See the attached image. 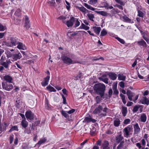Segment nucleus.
Instances as JSON below:
<instances>
[{
  "label": "nucleus",
  "mask_w": 149,
  "mask_h": 149,
  "mask_svg": "<svg viewBox=\"0 0 149 149\" xmlns=\"http://www.w3.org/2000/svg\"><path fill=\"white\" fill-rule=\"evenodd\" d=\"M61 113L62 115L65 118H67L68 117V115L65 111L62 110L61 112Z\"/></svg>",
  "instance_id": "09e8293b"
},
{
  "label": "nucleus",
  "mask_w": 149,
  "mask_h": 149,
  "mask_svg": "<svg viewBox=\"0 0 149 149\" xmlns=\"http://www.w3.org/2000/svg\"><path fill=\"white\" fill-rule=\"evenodd\" d=\"M108 75L110 79L113 80H116L117 77V74L112 72H110L108 73Z\"/></svg>",
  "instance_id": "aec40b11"
},
{
  "label": "nucleus",
  "mask_w": 149,
  "mask_h": 149,
  "mask_svg": "<svg viewBox=\"0 0 149 149\" xmlns=\"http://www.w3.org/2000/svg\"><path fill=\"white\" fill-rule=\"evenodd\" d=\"M120 124V121L119 119L116 118L113 121L114 125L116 127H118Z\"/></svg>",
  "instance_id": "c85d7f7f"
},
{
  "label": "nucleus",
  "mask_w": 149,
  "mask_h": 149,
  "mask_svg": "<svg viewBox=\"0 0 149 149\" xmlns=\"http://www.w3.org/2000/svg\"><path fill=\"white\" fill-rule=\"evenodd\" d=\"M116 2L121 5H124V3L122 0H115Z\"/></svg>",
  "instance_id": "680f3d73"
},
{
  "label": "nucleus",
  "mask_w": 149,
  "mask_h": 149,
  "mask_svg": "<svg viewBox=\"0 0 149 149\" xmlns=\"http://www.w3.org/2000/svg\"><path fill=\"white\" fill-rule=\"evenodd\" d=\"M147 118L146 114L143 113L141 115L140 120L141 122L144 123L146 122L147 120Z\"/></svg>",
  "instance_id": "f3484780"
},
{
  "label": "nucleus",
  "mask_w": 149,
  "mask_h": 149,
  "mask_svg": "<svg viewBox=\"0 0 149 149\" xmlns=\"http://www.w3.org/2000/svg\"><path fill=\"white\" fill-rule=\"evenodd\" d=\"M109 146V142L107 141L104 140L102 144L101 148L102 149H110Z\"/></svg>",
  "instance_id": "9b49d317"
},
{
  "label": "nucleus",
  "mask_w": 149,
  "mask_h": 149,
  "mask_svg": "<svg viewBox=\"0 0 149 149\" xmlns=\"http://www.w3.org/2000/svg\"><path fill=\"white\" fill-rule=\"evenodd\" d=\"M17 45V48L19 49L25 50L26 49V47L25 45L21 42H18Z\"/></svg>",
  "instance_id": "a211bd4d"
},
{
  "label": "nucleus",
  "mask_w": 149,
  "mask_h": 149,
  "mask_svg": "<svg viewBox=\"0 0 149 149\" xmlns=\"http://www.w3.org/2000/svg\"><path fill=\"white\" fill-rule=\"evenodd\" d=\"M11 56V61H13L19 59L22 57L21 54L20 52H19L18 54H13Z\"/></svg>",
  "instance_id": "0eeeda50"
},
{
  "label": "nucleus",
  "mask_w": 149,
  "mask_h": 149,
  "mask_svg": "<svg viewBox=\"0 0 149 149\" xmlns=\"http://www.w3.org/2000/svg\"><path fill=\"white\" fill-rule=\"evenodd\" d=\"M47 139L45 138H41L38 142L37 143L36 145H39V146H40L41 145L44 143L46 141Z\"/></svg>",
  "instance_id": "cd10ccee"
},
{
  "label": "nucleus",
  "mask_w": 149,
  "mask_h": 149,
  "mask_svg": "<svg viewBox=\"0 0 149 149\" xmlns=\"http://www.w3.org/2000/svg\"><path fill=\"white\" fill-rule=\"evenodd\" d=\"M47 89L51 92L56 91V90L53 87L50 86H48L47 87Z\"/></svg>",
  "instance_id": "e433bc0d"
},
{
  "label": "nucleus",
  "mask_w": 149,
  "mask_h": 149,
  "mask_svg": "<svg viewBox=\"0 0 149 149\" xmlns=\"http://www.w3.org/2000/svg\"><path fill=\"white\" fill-rule=\"evenodd\" d=\"M11 83L2 82L1 85L3 88L8 91L11 90L13 88V85Z\"/></svg>",
  "instance_id": "20e7f679"
},
{
  "label": "nucleus",
  "mask_w": 149,
  "mask_h": 149,
  "mask_svg": "<svg viewBox=\"0 0 149 149\" xmlns=\"http://www.w3.org/2000/svg\"><path fill=\"white\" fill-rule=\"evenodd\" d=\"M96 129L94 127L93 128V130H91L90 131V134L91 135L94 136L95 134Z\"/></svg>",
  "instance_id": "de8ad7c7"
},
{
  "label": "nucleus",
  "mask_w": 149,
  "mask_h": 149,
  "mask_svg": "<svg viewBox=\"0 0 149 149\" xmlns=\"http://www.w3.org/2000/svg\"><path fill=\"white\" fill-rule=\"evenodd\" d=\"M78 8L79 10L81 11L84 14L89 12V11L87 9L82 6L81 7H78Z\"/></svg>",
  "instance_id": "393cba45"
},
{
  "label": "nucleus",
  "mask_w": 149,
  "mask_h": 149,
  "mask_svg": "<svg viewBox=\"0 0 149 149\" xmlns=\"http://www.w3.org/2000/svg\"><path fill=\"white\" fill-rule=\"evenodd\" d=\"M107 74H104L102 75L100 77L99 79V80L102 81H103L104 83L106 84L108 83V80H109L108 78L107 77Z\"/></svg>",
  "instance_id": "1a4fd4ad"
},
{
  "label": "nucleus",
  "mask_w": 149,
  "mask_h": 149,
  "mask_svg": "<svg viewBox=\"0 0 149 149\" xmlns=\"http://www.w3.org/2000/svg\"><path fill=\"white\" fill-rule=\"evenodd\" d=\"M118 80H119L124 81L125 79L126 76L123 74H119L118 75Z\"/></svg>",
  "instance_id": "2f4dec72"
},
{
  "label": "nucleus",
  "mask_w": 149,
  "mask_h": 149,
  "mask_svg": "<svg viewBox=\"0 0 149 149\" xmlns=\"http://www.w3.org/2000/svg\"><path fill=\"white\" fill-rule=\"evenodd\" d=\"M134 95L135 94L132 93V94H130L129 96H128V99L130 100H133L132 97H134Z\"/></svg>",
  "instance_id": "8fccbe9b"
},
{
  "label": "nucleus",
  "mask_w": 149,
  "mask_h": 149,
  "mask_svg": "<svg viewBox=\"0 0 149 149\" xmlns=\"http://www.w3.org/2000/svg\"><path fill=\"white\" fill-rule=\"evenodd\" d=\"M25 24H27L30 23V21H29V19L27 16L25 15Z\"/></svg>",
  "instance_id": "69168bd1"
},
{
  "label": "nucleus",
  "mask_w": 149,
  "mask_h": 149,
  "mask_svg": "<svg viewBox=\"0 0 149 149\" xmlns=\"http://www.w3.org/2000/svg\"><path fill=\"white\" fill-rule=\"evenodd\" d=\"M65 3L67 4L66 6V8L68 10H69L70 8V4L69 2H68L66 0L65 1Z\"/></svg>",
  "instance_id": "bf43d9fd"
},
{
  "label": "nucleus",
  "mask_w": 149,
  "mask_h": 149,
  "mask_svg": "<svg viewBox=\"0 0 149 149\" xmlns=\"http://www.w3.org/2000/svg\"><path fill=\"white\" fill-rule=\"evenodd\" d=\"M6 29L7 28L5 26H3L0 23V31H3Z\"/></svg>",
  "instance_id": "ea45409f"
},
{
  "label": "nucleus",
  "mask_w": 149,
  "mask_h": 149,
  "mask_svg": "<svg viewBox=\"0 0 149 149\" xmlns=\"http://www.w3.org/2000/svg\"><path fill=\"white\" fill-rule=\"evenodd\" d=\"M97 1L98 0H90L89 3L91 5L95 4L97 2Z\"/></svg>",
  "instance_id": "a18cd8bd"
},
{
  "label": "nucleus",
  "mask_w": 149,
  "mask_h": 149,
  "mask_svg": "<svg viewBox=\"0 0 149 149\" xmlns=\"http://www.w3.org/2000/svg\"><path fill=\"white\" fill-rule=\"evenodd\" d=\"M115 141L116 143L118 144L124 141V137L122 136L121 132H119L118 134L116 135L115 139Z\"/></svg>",
  "instance_id": "39448f33"
},
{
  "label": "nucleus",
  "mask_w": 149,
  "mask_h": 149,
  "mask_svg": "<svg viewBox=\"0 0 149 149\" xmlns=\"http://www.w3.org/2000/svg\"><path fill=\"white\" fill-rule=\"evenodd\" d=\"M66 17L63 16H61L58 18V19L60 20H63V22L65 23V21L64 20L66 19Z\"/></svg>",
  "instance_id": "5fc2aeb1"
},
{
  "label": "nucleus",
  "mask_w": 149,
  "mask_h": 149,
  "mask_svg": "<svg viewBox=\"0 0 149 149\" xmlns=\"http://www.w3.org/2000/svg\"><path fill=\"white\" fill-rule=\"evenodd\" d=\"M20 101L19 100H16L15 102V106L18 108L20 107V105L19 104Z\"/></svg>",
  "instance_id": "4d7b16f0"
},
{
  "label": "nucleus",
  "mask_w": 149,
  "mask_h": 149,
  "mask_svg": "<svg viewBox=\"0 0 149 149\" xmlns=\"http://www.w3.org/2000/svg\"><path fill=\"white\" fill-rule=\"evenodd\" d=\"M102 4L103 6L102 7L105 8H108V7L109 6L108 4L106 2H103L102 3Z\"/></svg>",
  "instance_id": "13d9d810"
},
{
  "label": "nucleus",
  "mask_w": 149,
  "mask_h": 149,
  "mask_svg": "<svg viewBox=\"0 0 149 149\" xmlns=\"http://www.w3.org/2000/svg\"><path fill=\"white\" fill-rule=\"evenodd\" d=\"M140 103L143 104L148 105L149 104V100L146 97H143L140 100Z\"/></svg>",
  "instance_id": "f8f14e48"
},
{
  "label": "nucleus",
  "mask_w": 149,
  "mask_h": 149,
  "mask_svg": "<svg viewBox=\"0 0 149 149\" xmlns=\"http://www.w3.org/2000/svg\"><path fill=\"white\" fill-rule=\"evenodd\" d=\"M61 59L64 63L68 65L79 63L77 61H73L71 58L65 56H62L61 57Z\"/></svg>",
  "instance_id": "7ed1b4c3"
},
{
  "label": "nucleus",
  "mask_w": 149,
  "mask_h": 149,
  "mask_svg": "<svg viewBox=\"0 0 149 149\" xmlns=\"http://www.w3.org/2000/svg\"><path fill=\"white\" fill-rule=\"evenodd\" d=\"M10 40L12 46H15L18 42V38H16L11 37Z\"/></svg>",
  "instance_id": "ddd939ff"
},
{
  "label": "nucleus",
  "mask_w": 149,
  "mask_h": 149,
  "mask_svg": "<svg viewBox=\"0 0 149 149\" xmlns=\"http://www.w3.org/2000/svg\"><path fill=\"white\" fill-rule=\"evenodd\" d=\"M55 3L54 0H51L48 2V4L51 6H54Z\"/></svg>",
  "instance_id": "3c124183"
},
{
  "label": "nucleus",
  "mask_w": 149,
  "mask_h": 149,
  "mask_svg": "<svg viewBox=\"0 0 149 149\" xmlns=\"http://www.w3.org/2000/svg\"><path fill=\"white\" fill-rule=\"evenodd\" d=\"M4 79L6 81L5 82L12 83L13 80L12 77L10 76L7 75L4 77Z\"/></svg>",
  "instance_id": "dca6fc26"
},
{
  "label": "nucleus",
  "mask_w": 149,
  "mask_h": 149,
  "mask_svg": "<svg viewBox=\"0 0 149 149\" xmlns=\"http://www.w3.org/2000/svg\"><path fill=\"white\" fill-rule=\"evenodd\" d=\"M6 59V57L5 56L3 55L2 56L0 60V63L3 61H4Z\"/></svg>",
  "instance_id": "0e129e2a"
},
{
  "label": "nucleus",
  "mask_w": 149,
  "mask_h": 149,
  "mask_svg": "<svg viewBox=\"0 0 149 149\" xmlns=\"http://www.w3.org/2000/svg\"><path fill=\"white\" fill-rule=\"evenodd\" d=\"M120 96L121 97L123 102L124 104H125L126 103V101L125 100V95L121 93L120 94Z\"/></svg>",
  "instance_id": "c9c22d12"
},
{
  "label": "nucleus",
  "mask_w": 149,
  "mask_h": 149,
  "mask_svg": "<svg viewBox=\"0 0 149 149\" xmlns=\"http://www.w3.org/2000/svg\"><path fill=\"white\" fill-rule=\"evenodd\" d=\"M124 141H123L122 142H120L118 146L116 149H125L126 148L125 146Z\"/></svg>",
  "instance_id": "b1692460"
},
{
  "label": "nucleus",
  "mask_w": 149,
  "mask_h": 149,
  "mask_svg": "<svg viewBox=\"0 0 149 149\" xmlns=\"http://www.w3.org/2000/svg\"><path fill=\"white\" fill-rule=\"evenodd\" d=\"M137 43L140 46H142L145 48L147 47V45L146 42L142 39H141L140 41H138Z\"/></svg>",
  "instance_id": "5701e85b"
},
{
  "label": "nucleus",
  "mask_w": 149,
  "mask_h": 149,
  "mask_svg": "<svg viewBox=\"0 0 149 149\" xmlns=\"http://www.w3.org/2000/svg\"><path fill=\"white\" fill-rule=\"evenodd\" d=\"M100 96H97L96 97V101L97 104L99 103L101 100L105 98L104 94H98Z\"/></svg>",
  "instance_id": "4468645a"
},
{
  "label": "nucleus",
  "mask_w": 149,
  "mask_h": 149,
  "mask_svg": "<svg viewBox=\"0 0 149 149\" xmlns=\"http://www.w3.org/2000/svg\"><path fill=\"white\" fill-rule=\"evenodd\" d=\"M49 79V76H47L44 79V80L41 83L42 85L43 86H45L47 85L48 84Z\"/></svg>",
  "instance_id": "6ab92c4d"
},
{
  "label": "nucleus",
  "mask_w": 149,
  "mask_h": 149,
  "mask_svg": "<svg viewBox=\"0 0 149 149\" xmlns=\"http://www.w3.org/2000/svg\"><path fill=\"white\" fill-rule=\"evenodd\" d=\"M84 6L86 7L87 8L90 10H91L94 11L95 10V8L92 7V6H91L90 5H88L86 3H84Z\"/></svg>",
  "instance_id": "f704fd0d"
},
{
  "label": "nucleus",
  "mask_w": 149,
  "mask_h": 149,
  "mask_svg": "<svg viewBox=\"0 0 149 149\" xmlns=\"http://www.w3.org/2000/svg\"><path fill=\"white\" fill-rule=\"evenodd\" d=\"M95 12L98 14L104 16H107L109 14L107 12L104 11H95Z\"/></svg>",
  "instance_id": "7c9ffc66"
},
{
  "label": "nucleus",
  "mask_w": 149,
  "mask_h": 149,
  "mask_svg": "<svg viewBox=\"0 0 149 149\" xmlns=\"http://www.w3.org/2000/svg\"><path fill=\"white\" fill-rule=\"evenodd\" d=\"M127 113V108L123 106L122 107V113L124 116H126Z\"/></svg>",
  "instance_id": "c756f323"
},
{
  "label": "nucleus",
  "mask_w": 149,
  "mask_h": 149,
  "mask_svg": "<svg viewBox=\"0 0 149 149\" xmlns=\"http://www.w3.org/2000/svg\"><path fill=\"white\" fill-rule=\"evenodd\" d=\"M21 10L19 9H17L15 13L16 15L18 16H19L21 15Z\"/></svg>",
  "instance_id": "603ef678"
},
{
  "label": "nucleus",
  "mask_w": 149,
  "mask_h": 149,
  "mask_svg": "<svg viewBox=\"0 0 149 149\" xmlns=\"http://www.w3.org/2000/svg\"><path fill=\"white\" fill-rule=\"evenodd\" d=\"M123 18L124 20L126 22H130L131 21V19L126 16L123 17Z\"/></svg>",
  "instance_id": "37998d69"
},
{
  "label": "nucleus",
  "mask_w": 149,
  "mask_h": 149,
  "mask_svg": "<svg viewBox=\"0 0 149 149\" xmlns=\"http://www.w3.org/2000/svg\"><path fill=\"white\" fill-rule=\"evenodd\" d=\"M4 125H3V130H6V127L8 126L9 124L7 123L4 122L3 123Z\"/></svg>",
  "instance_id": "338daca9"
},
{
  "label": "nucleus",
  "mask_w": 149,
  "mask_h": 149,
  "mask_svg": "<svg viewBox=\"0 0 149 149\" xmlns=\"http://www.w3.org/2000/svg\"><path fill=\"white\" fill-rule=\"evenodd\" d=\"M130 120L129 119H126L124 120L123 123L125 124H127L130 122Z\"/></svg>",
  "instance_id": "774afa93"
},
{
  "label": "nucleus",
  "mask_w": 149,
  "mask_h": 149,
  "mask_svg": "<svg viewBox=\"0 0 149 149\" xmlns=\"http://www.w3.org/2000/svg\"><path fill=\"white\" fill-rule=\"evenodd\" d=\"M115 38L122 44H125V41L123 39H121L118 37H116Z\"/></svg>",
  "instance_id": "c03bdc74"
},
{
  "label": "nucleus",
  "mask_w": 149,
  "mask_h": 149,
  "mask_svg": "<svg viewBox=\"0 0 149 149\" xmlns=\"http://www.w3.org/2000/svg\"><path fill=\"white\" fill-rule=\"evenodd\" d=\"M94 32L97 35H99L100 31L101 29V28L100 27L95 26L93 28Z\"/></svg>",
  "instance_id": "bb28decb"
},
{
  "label": "nucleus",
  "mask_w": 149,
  "mask_h": 149,
  "mask_svg": "<svg viewBox=\"0 0 149 149\" xmlns=\"http://www.w3.org/2000/svg\"><path fill=\"white\" fill-rule=\"evenodd\" d=\"M80 29H84L86 30H88L89 27L85 25L84 24L82 23L81 26L79 27Z\"/></svg>",
  "instance_id": "4c0bfd02"
},
{
  "label": "nucleus",
  "mask_w": 149,
  "mask_h": 149,
  "mask_svg": "<svg viewBox=\"0 0 149 149\" xmlns=\"http://www.w3.org/2000/svg\"><path fill=\"white\" fill-rule=\"evenodd\" d=\"M107 33V31L104 29H103L101 31L100 36H103L106 35Z\"/></svg>",
  "instance_id": "79ce46f5"
},
{
  "label": "nucleus",
  "mask_w": 149,
  "mask_h": 149,
  "mask_svg": "<svg viewBox=\"0 0 149 149\" xmlns=\"http://www.w3.org/2000/svg\"><path fill=\"white\" fill-rule=\"evenodd\" d=\"M138 16L141 17H143L144 16V13L141 11L138 10Z\"/></svg>",
  "instance_id": "49530a36"
},
{
  "label": "nucleus",
  "mask_w": 149,
  "mask_h": 149,
  "mask_svg": "<svg viewBox=\"0 0 149 149\" xmlns=\"http://www.w3.org/2000/svg\"><path fill=\"white\" fill-rule=\"evenodd\" d=\"M75 24L74 25V27L76 28L80 24V23L79 22V21L78 20V19L75 18Z\"/></svg>",
  "instance_id": "a19ab883"
},
{
  "label": "nucleus",
  "mask_w": 149,
  "mask_h": 149,
  "mask_svg": "<svg viewBox=\"0 0 149 149\" xmlns=\"http://www.w3.org/2000/svg\"><path fill=\"white\" fill-rule=\"evenodd\" d=\"M21 125L25 129L28 126V123L26 121V120H22L21 121Z\"/></svg>",
  "instance_id": "a878e982"
},
{
  "label": "nucleus",
  "mask_w": 149,
  "mask_h": 149,
  "mask_svg": "<svg viewBox=\"0 0 149 149\" xmlns=\"http://www.w3.org/2000/svg\"><path fill=\"white\" fill-rule=\"evenodd\" d=\"M142 107V105H136L134 106L132 110L133 112L134 113L136 112L138 110V109Z\"/></svg>",
  "instance_id": "72a5a7b5"
},
{
  "label": "nucleus",
  "mask_w": 149,
  "mask_h": 149,
  "mask_svg": "<svg viewBox=\"0 0 149 149\" xmlns=\"http://www.w3.org/2000/svg\"><path fill=\"white\" fill-rule=\"evenodd\" d=\"M102 106L100 105L95 109L93 111V113L95 114L100 113L101 111L102 110Z\"/></svg>",
  "instance_id": "4be33fe9"
},
{
  "label": "nucleus",
  "mask_w": 149,
  "mask_h": 149,
  "mask_svg": "<svg viewBox=\"0 0 149 149\" xmlns=\"http://www.w3.org/2000/svg\"><path fill=\"white\" fill-rule=\"evenodd\" d=\"M10 59L7 60L6 61H3L0 63V64L3 66L5 68H7L8 67L9 65L11 63Z\"/></svg>",
  "instance_id": "2eb2a0df"
},
{
  "label": "nucleus",
  "mask_w": 149,
  "mask_h": 149,
  "mask_svg": "<svg viewBox=\"0 0 149 149\" xmlns=\"http://www.w3.org/2000/svg\"><path fill=\"white\" fill-rule=\"evenodd\" d=\"M87 16L90 20L93 22L94 21L93 19L95 18V17L94 14L89 13L87 14Z\"/></svg>",
  "instance_id": "473e14b6"
},
{
  "label": "nucleus",
  "mask_w": 149,
  "mask_h": 149,
  "mask_svg": "<svg viewBox=\"0 0 149 149\" xmlns=\"http://www.w3.org/2000/svg\"><path fill=\"white\" fill-rule=\"evenodd\" d=\"M102 143V141L101 139H99L97 141V142L96 143H95V145L97 146H101L102 145L101 144Z\"/></svg>",
  "instance_id": "e2e57ef3"
},
{
  "label": "nucleus",
  "mask_w": 149,
  "mask_h": 149,
  "mask_svg": "<svg viewBox=\"0 0 149 149\" xmlns=\"http://www.w3.org/2000/svg\"><path fill=\"white\" fill-rule=\"evenodd\" d=\"M133 128L132 126L128 125L123 130L124 137L127 138L130 136L132 134Z\"/></svg>",
  "instance_id": "f03ea898"
},
{
  "label": "nucleus",
  "mask_w": 149,
  "mask_h": 149,
  "mask_svg": "<svg viewBox=\"0 0 149 149\" xmlns=\"http://www.w3.org/2000/svg\"><path fill=\"white\" fill-rule=\"evenodd\" d=\"M134 128V134L138 135V134L141 131V129L138 124L137 123H136L133 125Z\"/></svg>",
  "instance_id": "6e6552de"
},
{
  "label": "nucleus",
  "mask_w": 149,
  "mask_h": 149,
  "mask_svg": "<svg viewBox=\"0 0 149 149\" xmlns=\"http://www.w3.org/2000/svg\"><path fill=\"white\" fill-rule=\"evenodd\" d=\"M75 18L73 17H72L70 19L67 21L65 22V24L68 27H70L72 26L73 24V22L75 21Z\"/></svg>",
  "instance_id": "9d476101"
},
{
  "label": "nucleus",
  "mask_w": 149,
  "mask_h": 149,
  "mask_svg": "<svg viewBox=\"0 0 149 149\" xmlns=\"http://www.w3.org/2000/svg\"><path fill=\"white\" fill-rule=\"evenodd\" d=\"M93 88L95 93L97 94L104 95L106 86L104 84L101 83L96 84Z\"/></svg>",
  "instance_id": "f257e3e1"
},
{
  "label": "nucleus",
  "mask_w": 149,
  "mask_h": 149,
  "mask_svg": "<svg viewBox=\"0 0 149 149\" xmlns=\"http://www.w3.org/2000/svg\"><path fill=\"white\" fill-rule=\"evenodd\" d=\"M84 120L85 122L89 123L90 122H92L93 123H95L96 122V120L95 119L92 118L91 116L89 117H86L85 118Z\"/></svg>",
  "instance_id": "412c9836"
},
{
  "label": "nucleus",
  "mask_w": 149,
  "mask_h": 149,
  "mask_svg": "<svg viewBox=\"0 0 149 149\" xmlns=\"http://www.w3.org/2000/svg\"><path fill=\"white\" fill-rule=\"evenodd\" d=\"M113 90L114 94L116 95H118V94L119 92L117 90L116 86L113 88Z\"/></svg>",
  "instance_id": "6e6d98bb"
},
{
  "label": "nucleus",
  "mask_w": 149,
  "mask_h": 149,
  "mask_svg": "<svg viewBox=\"0 0 149 149\" xmlns=\"http://www.w3.org/2000/svg\"><path fill=\"white\" fill-rule=\"evenodd\" d=\"M108 109L106 106L103 109V112H104V113H103L102 115H104V116H106L107 115L106 113L107 112V111L108 110Z\"/></svg>",
  "instance_id": "864d4df0"
},
{
  "label": "nucleus",
  "mask_w": 149,
  "mask_h": 149,
  "mask_svg": "<svg viewBox=\"0 0 149 149\" xmlns=\"http://www.w3.org/2000/svg\"><path fill=\"white\" fill-rule=\"evenodd\" d=\"M14 135L13 134L10 136L9 138L10 144H11L13 143L14 139Z\"/></svg>",
  "instance_id": "052dcab7"
},
{
  "label": "nucleus",
  "mask_w": 149,
  "mask_h": 149,
  "mask_svg": "<svg viewBox=\"0 0 149 149\" xmlns=\"http://www.w3.org/2000/svg\"><path fill=\"white\" fill-rule=\"evenodd\" d=\"M16 130L18 131V129L17 126V125L13 126L11 129L9 130V132H11L13 131Z\"/></svg>",
  "instance_id": "58836bf2"
},
{
  "label": "nucleus",
  "mask_w": 149,
  "mask_h": 149,
  "mask_svg": "<svg viewBox=\"0 0 149 149\" xmlns=\"http://www.w3.org/2000/svg\"><path fill=\"white\" fill-rule=\"evenodd\" d=\"M25 116L27 120H32L34 117V114L31 111H27L25 114Z\"/></svg>",
  "instance_id": "423d86ee"
}]
</instances>
